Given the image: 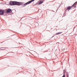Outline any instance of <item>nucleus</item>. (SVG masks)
Segmentation results:
<instances>
[{
    "mask_svg": "<svg viewBox=\"0 0 77 77\" xmlns=\"http://www.w3.org/2000/svg\"><path fill=\"white\" fill-rule=\"evenodd\" d=\"M9 3L11 6H13L14 5H17V6H20L21 5V3L15 1L10 2Z\"/></svg>",
    "mask_w": 77,
    "mask_h": 77,
    "instance_id": "nucleus-1",
    "label": "nucleus"
},
{
    "mask_svg": "<svg viewBox=\"0 0 77 77\" xmlns=\"http://www.w3.org/2000/svg\"><path fill=\"white\" fill-rule=\"evenodd\" d=\"M35 0H32L30 1H29L28 2H27V3H25L24 4V5L25 6H26V5H29V4H30V3H31L32 2H33V1H35Z\"/></svg>",
    "mask_w": 77,
    "mask_h": 77,
    "instance_id": "nucleus-2",
    "label": "nucleus"
},
{
    "mask_svg": "<svg viewBox=\"0 0 77 77\" xmlns=\"http://www.w3.org/2000/svg\"><path fill=\"white\" fill-rule=\"evenodd\" d=\"M4 14V12L2 10H0V15H2Z\"/></svg>",
    "mask_w": 77,
    "mask_h": 77,
    "instance_id": "nucleus-3",
    "label": "nucleus"
},
{
    "mask_svg": "<svg viewBox=\"0 0 77 77\" xmlns=\"http://www.w3.org/2000/svg\"><path fill=\"white\" fill-rule=\"evenodd\" d=\"M11 11V9H8L7 10V13H10V12Z\"/></svg>",
    "mask_w": 77,
    "mask_h": 77,
    "instance_id": "nucleus-4",
    "label": "nucleus"
},
{
    "mask_svg": "<svg viewBox=\"0 0 77 77\" xmlns=\"http://www.w3.org/2000/svg\"><path fill=\"white\" fill-rule=\"evenodd\" d=\"M76 3H77V2H76L72 6V7L74 6L75 8H76V5H77V4H76Z\"/></svg>",
    "mask_w": 77,
    "mask_h": 77,
    "instance_id": "nucleus-5",
    "label": "nucleus"
},
{
    "mask_svg": "<svg viewBox=\"0 0 77 77\" xmlns=\"http://www.w3.org/2000/svg\"><path fill=\"white\" fill-rule=\"evenodd\" d=\"M72 9V7L71 6H69L67 8V10H70Z\"/></svg>",
    "mask_w": 77,
    "mask_h": 77,
    "instance_id": "nucleus-6",
    "label": "nucleus"
},
{
    "mask_svg": "<svg viewBox=\"0 0 77 77\" xmlns=\"http://www.w3.org/2000/svg\"><path fill=\"white\" fill-rule=\"evenodd\" d=\"M42 3H43V1H41L39 2V3L38 4V5H41V4H42Z\"/></svg>",
    "mask_w": 77,
    "mask_h": 77,
    "instance_id": "nucleus-7",
    "label": "nucleus"
},
{
    "mask_svg": "<svg viewBox=\"0 0 77 77\" xmlns=\"http://www.w3.org/2000/svg\"><path fill=\"white\" fill-rule=\"evenodd\" d=\"M62 33V32H58V33H56V35H59V34H60Z\"/></svg>",
    "mask_w": 77,
    "mask_h": 77,
    "instance_id": "nucleus-8",
    "label": "nucleus"
},
{
    "mask_svg": "<svg viewBox=\"0 0 77 77\" xmlns=\"http://www.w3.org/2000/svg\"><path fill=\"white\" fill-rule=\"evenodd\" d=\"M66 77H69V74L68 73H66Z\"/></svg>",
    "mask_w": 77,
    "mask_h": 77,
    "instance_id": "nucleus-9",
    "label": "nucleus"
},
{
    "mask_svg": "<svg viewBox=\"0 0 77 77\" xmlns=\"http://www.w3.org/2000/svg\"><path fill=\"white\" fill-rule=\"evenodd\" d=\"M65 71H64V72H63V75H64V76H65Z\"/></svg>",
    "mask_w": 77,
    "mask_h": 77,
    "instance_id": "nucleus-10",
    "label": "nucleus"
},
{
    "mask_svg": "<svg viewBox=\"0 0 77 77\" xmlns=\"http://www.w3.org/2000/svg\"><path fill=\"white\" fill-rule=\"evenodd\" d=\"M0 50H2L0 49Z\"/></svg>",
    "mask_w": 77,
    "mask_h": 77,
    "instance_id": "nucleus-11",
    "label": "nucleus"
},
{
    "mask_svg": "<svg viewBox=\"0 0 77 77\" xmlns=\"http://www.w3.org/2000/svg\"><path fill=\"white\" fill-rule=\"evenodd\" d=\"M53 36H53V37H53Z\"/></svg>",
    "mask_w": 77,
    "mask_h": 77,
    "instance_id": "nucleus-12",
    "label": "nucleus"
}]
</instances>
